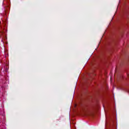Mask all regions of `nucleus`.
I'll return each instance as SVG.
<instances>
[{
  "label": "nucleus",
  "mask_w": 129,
  "mask_h": 129,
  "mask_svg": "<svg viewBox=\"0 0 129 129\" xmlns=\"http://www.w3.org/2000/svg\"><path fill=\"white\" fill-rule=\"evenodd\" d=\"M88 115H92V107L91 106L88 110V112L87 113Z\"/></svg>",
  "instance_id": "f257e3e1"
}]
</instances>
